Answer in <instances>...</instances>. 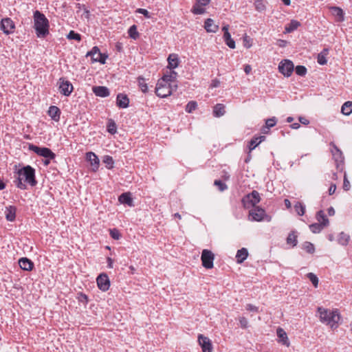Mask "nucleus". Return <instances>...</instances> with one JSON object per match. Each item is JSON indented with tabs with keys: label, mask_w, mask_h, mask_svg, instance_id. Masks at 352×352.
<instances>
[{
	"label": "nucleus",
	"mask_w": 352,
	"mask_h": 352,
	"mask_svg": "<svg viewBox=\"0 0 352 352\" xmlns=\"http://www.w3.org/2000/svg\"><path fill=\"white\" fill-rule=\"evenodd\" d=\"M166 70L163 76L158 80L155 87V93L160 98H166L172 94L170 82H174L176 78V73L174 71L176 68V54H170Z\"/></svg>",
	"instance_id": "1"
},
{
	"label": "nucleus",
	"mask_w": 352,
	"mask_h": 352,
	"mask_svg": "<svg viewBox=\"0 0 352 352\" xmlns=\"http://www.w3.org/2000/svg\"><path fill=\"white\" fill-rule=\"evenodd\" d=\"M18 177L14 181L17 188L25 190L26 185L22 182L23 179L28 183L31 186L36 185L37 182L35 179V170L32 166L28 165L23 168L19 169L17 171Z\"/></svg>",
	"instance_id": "2"
},
{
	"label": "nucleus",
	"mask_w": 352,
	"mask_h": 352,
	"mask_svg": "<svg viewBox=\"0 0 352 352\" xmlns=\"http://www.w3.org/2000/svg\"><path fill=\"white\" fill-rule=\"evenodd\" d=\"M34 28L38 38H45L49 34V21L47 17L40 11L36 10L34 12Z\"/></svg>",
	"instance_id": "3"
},
{
	"label": "nucleus",
	"mask_w": 352,
	"mask_h": 352,
	"mask_svg": "<svg viewBox=\"0 0 352 352\" xmlns=\"http://www.w3.org/2000/svg\"><path fill=\"white\" fill-rule=\"evenodd\" d=\"M320 320L322 323L329 325L331 328H336L340 320V315L338 309L330 310L323 307H318Z\"/></svg>",
	"instance_id": "4"
},
{
	"label": "nucleus",
	"mask_w": 352,
	"mask_h": 352,
	"mask_svg": "<svg viewBox=\"0 0 352 352\" xmlns=\"http://www.w3.org/2000/svg\"><path fill=\"white\" fill-rule=\"evenodd\" d=\"M261 201L260 195L258 191L253 190L252 192L245 195L241 200L245 208L256 207V205Z\"/></svg>",
	"instance_id": "5"
},
{
	"label": "nucleus",
	"mask_w": 352,
	"mask_h": 352,
	"mask_svg": "<svg viewBox=\"0 0 352 352\" xmlns=\"http://www.w3.org/2000/svg\"><path fill=\"white\" fill-rule=\"evenodd\" d=\"M249 216L252 217V221H266L269 222L272 219L271 216L268 215L265 210L259 206H256L251 209L249 211Z\"/></svg>",
	"instance_id": "6"
},
{
	"label": "nucleus",
	"mask_w": 352,
	"mask_h": 352,
	"mask_svg": "<svg viewBox=\"0 0 352 352\" xmlns=\"http://www.w3.org/2000/svg\"><path fill=\"white\" fill-rule=\"evenodd\" d=\"M28 148L30 151L34 152L38 155L43 157L44 158L54 159L56 157V154L47 147H39L30 144H29Z\"/></svg>",
	"instance_id": "7"
},
{
	"label": "nucleus",
	"mask_w": 352,
	"mask_h": 352,
	"mask_svg": "<svg viewBox=\"0 0 352 352\" xmlns=\"http://www.w3.org/2000/svg\"><path fill=\"white\" fill-rule=\"evenodd\" d=\"M202 265L206 269H212L214 266V254L208 250H204L201 256Z\"/></svg>",
	"instance_id": "8"
},
{
	"label": "nucleus",
	"mask_w": 352,
	"mask_h": 352,
	"mask_svg": "<svg viewBox=\"0 0 352 352\" xmlns=\"http://www.w3.org/2000/svg\"><path fill=\"white\" fill-rule=\"evenodd\" d=\"M294 69V65L293 62L288 59L280 61L278 65L279 72L287 77H289L292 75Z\"/></svg>",
	"instance_id": "9"
},
{
	"label": "nucleus",
	"mask_w": 352,
	"mask_h": 352,
	"mask_svg": "<svg viewBox=\"0 0 352 352\" xmlns=\"http://www.w3.org/2000/svg\"><path fill=\"white\" fill-rule=\"evenodd\" d=\"M198 342L201 347L202 352H212V344L210 340L202 334L198 336Z\"/></svg>",
	"instance_id": "10"
},
{
	"label": "nucleus",
	"mask_w": 352,
	"mask_h": 352,
	"mask_svg": "<svg viewBox=\"0 0 352 352\" xmlns=\"http://www.w3.org/2000/svg\"><path fill=\"white\" fill-rule=\"evenodd\" d=\"M97 284L100 289L106 292L110 286V281L106 274H101L97 278Z\"/></svg>",
	"instance_id": "11"
},
{
	"label": "nucleus",
	"mask_w": 352,
	"mask_h": 352,
	"mask_svg": "<svg viewBox=\"0 0 352 352\" xmlns=\"http://www.w3.org/2000/svg\"><path fill=\"white\" fill-rule=\"evenodd\" d=\"M14 23L10 18L3 19L1 21V29L6 34H10L14 29Z\"/></svg>",
	"instance_id": "12"
},
{
	"label": "nucleus",
	"mask_w": 352,
	"mask_h": 352,
	"mask_svg": "<svg viewBox=\"0 0 352 352\" xmlns=\"http://www.w3.org/2000/svg\"><path fill=\"white\" fill-rule=\"evenodd\" d=\"M61 81L59 85V91L64 96H68L73 91V85L68 80H64L62 78L59 80Z\"/></svg>",
	"instance_id": "13"
},
{
	"label": "nucleus",
	"mask_w": 352,
	"mask_h": 352,
	"mask_svg": "<svg viewBox=\"0 0 352 352\" xmlns=\"http://www.w3.org/2000/svg\"><path fill=\"white\" fill-rule=\"evenodd\" d=\"M332 15L335 17L336 22H342L344 21V13L342 9L338 6H331L329 8Z\"/></svg>",
	"instance_id": "14"
},
{
	"label": "nucleus",
	"mask_w": 352,
	"mask_h": 352,
	"mask_svg": "<svg viewBox=\"0 0 352 352\" xmlns=\"http://www.w3.org/2000/svg\"><path fill=\"white\" fill-rule=\"evenodd\" d=\"M87 160L90 162L92 170L96 171L99 167V159L97 155L93 152H88L86 154Z\"/></svg>",
	"instance_id": "15"
},
{
	"label": "nucleus",
	"mask_w": 352,
	"mask_h": 352,
	"mask_svg": "<svg viewBox=\"0 0 352 352\" xmlns=\"http://www.w3.org/2000/svg\"><path fill=\"white\" fill-rule=\"evenodd\" d=\"M93 92L99 97H107L110 94L109 89L104 86H96L92 88Z\"/></svg>",
	"instance_id": "16"
},
{
	"label": "nucleus",
	"mask_w": 352,
	"mask_h": 352,
	"mask_svg": "<svg viewBox=\"0 0 352 352\" xmlns=\"http://www.w3.org/2000/svg\"><path fill=\"white\" fill-rule=\"evenodd\" d=\"M116 104L120 108H126L129 104V99L126 94H119L117 96Z\"/></svg>",
	"instance_id": "17"
},
{
	"label": "nucleus",
	"mask_w": 352,
	"mask_h": 352,
	"mask_svg": "<svg viewBox=\"0 0 352 352\" xmlns=\"http://www.w3.org/2000/svg\"><path fill=\"white\" fill-rule=\"evenodd\" d=\"M20 267L26 271H31L34 267L33 262L28 258H21L19 260Z\"/></svg>",
	"instance_id": "18"
},
{
	"label": "nucleus",
	"mask_w": 352,
	"mask_h": 352,
	"mask_svg": "<svg viewBox=\"0 0 352 352\" xmlns=\"http://www.w3.org/2000/svg\"><path fill=\"white\" fill-rule=\"evenodd\" d=\"M265 136H254L250 142L248 144L249 153L254 150L261 142L265 140Z\"/></svg>",
	"instance_id": "19"
},
{
	"label": "nucleus",
	"mask_w": 352,
	"mask_h": 352,
	"mask_svg": "<svg viewBox=\"0 0 352 352\" xmlns=\"http://www.w3.org/2000/svg\"><path fill=\"white\" fill-rule=\"evenodd\" d=\"M276 333L278 338H279V342H281L283 344L289 346V342L288 340L287 335L285 330L280 327H278L276 330Z\"/></svg>",
	"instance_id": "20"
},
{
	"label": "nucleus",
	"mask_w": 352,
	"mask_h": 352,
	"mask_svg": "<svg viewBox=\"0 0 352 352\" xmlns=\"http://www.w3.org/2000/svg\"><path fill=\"white\" fill-rule=\"evenodd\" d=\"M204 28L207 32L215 33L218 30L219 26L214 23L212 19H207L204 23Z\"/></svg>",
	"instance_id": "21"
},
{
	"label": "nucleus",
	"mask_w": 352,
	"mask_h": 352,
	"mask_svg": "<svg viewBox=\"0 0 352 352\" xmlns=\"http://www.w3.org/2000/svg\"><path fill=\"white\" fill-rule=\"evenodd\" d=\"M298 235L297 232L296 230L291 231L286 239V242L287 245H290L292 247H295L297 245L298 243Z\"/></svg>",
	"instance_id": "22"
},
{
	"label": "nucleus",
	"mask_w": 352,
	"mask_h": 352,
	"mask_svg": "<svg viewBox=\"0 0 352 352\" xmlns=\"http://www.w3.org/2000/svg\"><path fill=\"white\" fill-rule=\"evenodd\" d=\"M48 115L54 121L60 120V111L56 106H51L48 110Z\"/></svg>",
	"instance_id": "23"
},
{
	"label": "nucleus",
	"mask_w": 352,
	"mask_h": 352,
	"mask_svg": "<svg viewBox=\"0 0 352 352\" xmlns=\"http://www.w3.org/2000/svg\"><path fill=\"white\" fill-rule=\"evenodd\" d=\"M248 251L246 248H243L236 252V258L238 263H242L248 257Z\"/></svg>",
	"instance_id": "24"
},
{
	"label": "nucleus",
	"mask_w": 352,
	"mask_h": 352,
	"mask_svg": "<svg viewBox=\"0 0 352 352\" xmlns=\"http://www.w3.org/2000/svg\"><path fill=\"white\" fill-rule=\"evenodd\" d=\"M333 155L336 163V167L338 169H340L344 159L341 151L336 147V153H333ZM342 168L341 167V169Z\"/></svg>",
	"instance_id": "25"
},
{
	"label": "nucleus",
	"mask_w": 352,
	"mask_h": 352,
	"mask_svg": "<svg viewBox=\"0 0 352 352\" xmlns=\"http://www.w3.org/2000/svg\"><path fill=\"white\" fill-rule=\"evenodd\" d=\"M119 201L122 204H126L129 206H132L133 204V199L131 197L130 193L124 192L120 195L119 197Z\"/></svg>",
	"instance_id": "26"
},
{
	"label": "nucleus",
	"mask_w": 352,
	"mask_h": 352,
	"mask_svg": "<svg viewBox=\"0 0 352 352\" xmlns=\"http://www.w3.org/2000/svg\"><path fill=\"white\" fill-rule=\"evenodd\" d=\"M226 113L225 106L223 104H217L213 109V115L215 117H221Z\"/></svg>",
	"instance_id": "27"
},
{
	"label": "nucleus",
	"mask_w": 352,
	"mask_h": 352,
	"mask_svg": "<svg viewBox=\"0 0 352 352\" xmlns=\"http://www.w3.org/2000/svg\"><path fill=\"white\" fill-rule=\"evenodd\" d=\"M316 219L319 223H321L323 226L326 227L329 225V221L327 216L324 214L323 210H319L316 213Z\"/></svg>",
	"instance_id": "28"
},
{
	"label": "nucleus",
	"mask_w": 352,
	"mask_h": 352,
	"mask_svg": "<svg viewBox=\"0 0 352 352\" xmlns=\"http://www.w3.org/2000/svg\"><path fill=\"white\" fill-rule=\"evenodd\" d=\"M6 217L8 221H14L16 217V208L12 206L6 208Z\"/></svg>",
	"instance_id": "29"
},
{
	"label": "nucleus",
	"mask_w": 352,
	"mask_h": 352,
	"mask_svg": "<svg viewBox=\"0 0 352 352\" xmlns=\"http://www.w3.org/2000/svg\"><path fill=\"white\" fill-rule=\"evenodd\" d=\"M341 112L346 116H349L352 113V102H345L341 108Z\"/></svg>",
	"instance_id": "30"
},
{
	"label": "nucleus",
	"mask_w": 352,
	"mask_h": 352,
	"mask_svg": "<svg viewBox=\"0 0 352 352\" xmlns=\"http://www.w3.org/2000/svg\"><path fill=\"white\" fill-rule=\"evenodd\" d=\"M223 38L226 45L231 49L235 48V41L231 38L230 32H225Z\"/></svg>",
	"instance_id": "31"
},
{
	"label": "nucleus",
	"mask_w": 352,
	"mask_h": 352,
	"mask_svg": "<svg viewBox=\"0 0 352 352\" xmlns=\"http://www.w3.org/2000/svg\"><path fill=\"white\" fill-rule=\"evenodd\" d=\"M300 25V22L296 20H292L291 22L286 25L285 30L287 32H292L296 30Z\"/></svg>",
	"instance_id": "32"
},
{
	"label": "nucleus",
	"mask_w": 352,
	"mask_h": 352,
	"mask_svg": "<svg viewBox=\"0 0 352 352\" xmlns=\"http://www.w3.org/2000/svg\"><path fill=\"white\" fill-rule=\"evenodd\" d=\"M327 52L328 50L324 49L321 53L318 54L317 61L320 65H324L327 64V60L326 59V55L327 54Z\"/></svg>",
	"instance_id": "33"
},
{
	"label": "nucleus",
	"mask_w": 352,
	"mask_h": 352,
	"mask_svg": "<svg viewBox=\"0 0 352 352\" xmlns=\"http://www.w3.org/2000/svg\"><path fill=\"white\" fill-rule=\"evenodd\" d=\"M205 6L201 5L196 2L195 6L192 7V12L195 14H202L206 12Z\"/></svg>",
	"instance_id": "34"
},
{
	"label": "nucleus",
	"mask_w": 352,
	"mask_h": 352,
	"mask_svg": "<svg viewBox=\"0 0 352 352\" xmlns=\"http://www.w3.org/2000/svg\"><path fill=\"white\" fill-rule=\"evenodd\" d=\"M326 227L321 223H314L309 226V228L313 233H319L321 230Z\"/></svg>",
	"instance_id": "35"
},
{
	"label": "nucleus",
	"mask_w": 352,
	"mask_h": 352,
	"mask_svg": "<svg viewBox=\"0 0 352 352\" xmlns=\"http://www.w3.org/2000/svg\"><path fill=\"white\" fill-rule=\"evenodd\" d=\"M350 236L347 234L342 232L338 237V243L342 245H346L349 243Z\"/></svg>",
	"instance_id": "36"
},
{
	"label": "nucleus",
	"mask_w": 352,
	"mask_h": 352,
	"mask_svg": "<svg viewBox=\"0 0 352 352\" xmlns=\"http://www.w3.org/2000/svg\"><path fill=\"white\" fill-rule=\"evenodd\" d=\"M302 248L309 254H313L315 252V247L313 243L305 241L302 245Z\"/></svg>",
	"instance_id": "37"
},
{
	"label": "nucleus",
	"mask_w": 352,
	"mask_h": 352,
	"mask_svg": "<svg viewBox=\"0 0 352 352\" xmlns=\"http://www.w3.org/2000/svg\"><path fill=\"white\" fill-rule=\"evenodd\" d=\"M107 131L109 133L113 135L116 133L117 131V126H116V122L110 119L109 121H108V124H107Z\"/></svg>",
	"instance_id": "38"
},
{
	"label": "nucleus",
	"mask_w": 352,
	"mask_h": 352,
	"mask_svg": "<svg viewBox=\"0 0 352 352\" xmlns=\"http://www.w3.org/2000/svg\"><path fill=\"white\" fill-rule=\"evenodd\" d=\"M101 52L98 47L95 46L92 48V50L87 53L86 56H91L93 62H94V58L99 56Z\"/></svg>",
	"instance_id": "39"
},
{
	"label": "nucleus",
	"mask_w": 352,
	"mask_h": 352,
	"mask_svg": "<svg viewBox=\"0 0 352 352\" xmlns=\"http://www.w3.org/2000/svg\"><path fill=\"white\" fill-rule=\"evenodd\" d=\"M294 208H295L296 212H297V214L299 216H302L305 214V207L302 203L297 202L294 205Z\"/></svg>",
	"instance_id": "40"
},
{
	"label": "nucleus",
	"mask_w": 352,
	"mask_h": 352,
	"mask_svg": "<svg viewBox=\"0 0 352 352\" xmlns=\"http://www.w3.org/2000/svg\"><path fill=\"white\" fill-rule=\"evenodd\" d=\"M129 35L131 38L133 39H136L139 36V33L137 31V27L135 25H133L130 27L128 31Z\"/></svg>",
	"instance_id": "41"
},
{
	"label": "nucleus",
	"mask_w": 352,
	"mask_h": 352,
	"mask_svg": "<svg viewBox=\"0 0 352 352\" xmlns=\"http://www.w3.org/2000/svg\"><path fill=\"white\" fill-rule=\"evenodd\" d=\"M103 162L106 164L107 168L111 169L113 167L114 161L112 157L105 155L103 159Z\"/></svg>",
	"instance_id": "42"
},
{
	"label": "nucleus",
	"mask_w": 352,
	"mask_h": 352,
	"mask_svg": "<svg viewBox=\"0 0 352 352\" xmlns=\"http://www.w3.org/2000/svg\"><path fill=\"white\" fill-rule=\"evenodd\" d=\"M307 278L309 279V280L311 282L313 285L315 287H317L318 285V277L312 272H309L307 274Z\"/></svg>",
	"instance_id": "43"
},
{
	"label": "nucleus",
	"mask_w": 352,
	"mask_h": 352,
	"mask_svg": "<svg viewBox=\"0 0 352 352\" xmlns=\"http://www.w3.org/2000/svg\"><path fill=\"white\" fill-rule=\"evenodd\" d=\"M295 72L297 75L304 76L307 74V68L303 65H298L295 68Z\"/></svg>",
	"instance_id": "44"
},
{
	"label": "nucleus",
	"mask_w": 352,
	"mask_h": 352,
	"mask_svg": "<svg viewBox=\"0 0 352 352\" xmlns=\"http://www.w3.org/2000/svg\"><path fill=\"white\" fill-rule=\"evenodd\" d=\"M138 82H139V87L141 89L142 91L144 93L147 92L148 86H147V84L145 82V79L144 78L139 77Z\"/></svg>",
	"instance_id": "45"
},
{
	"label": "nucleus",
	"mask_w": 352,
	"mask_h": 352,
	"mask_svg": "<svg viewBox=\"0 0 352 352\" xmlns=\"http://www.w3.org/2000/svg\"><path fill=\"white\" fill-rule=\"evenodd\" d=\"M197 104L195 101H190L186 106V111L188 113H192L196 109Z\"/></svg>",
	"instance_id": "46"
},
{
	"label": "nucleus",
	"mask_w": 352,
	"mask_h": 352,
	"mask_svg": "<svg viewBox=\"0 0 352 352\" xmlns=\"http://www.w3.org/2000/svg\"><path fill=\"white\" fill-rule=\"evenodd\" d=\"M67 37L70 40H76L78 41L81 40V36L79 34L76 33L74 30H71Z\"/></svg>",
	"instance_id": "47"
},
{
	"label": "nucleus",
	"mask_w": 352,
	"mask_h": 352,
	"mask_svg": "<svg viewBox=\"0 0 352 352\" xmlns=\"http://www.w3.org/2000/svg\"><path fill=\"white\" fill-rule=\"evenodd\" d=\"M277 119L276 117L268 118L265 122V128L270 129L276 125Z\"/></svg>",
	"instance_id": "48"
},
{
	"label": "nucleus",
	"mask_w": 352,
	"mask_h": 352,
	"mask_svg": "<svg viewBox=\"0 0 352 352\" xmlns=\"http://www.w3.org/2000/svg\"><path fill=\"white\" fill-rule=\"evenodd\" d=\"M214 186H217L219 188V190L221 192L224 191L228 188L227 185L219 179L214 180Z\"/></svg>",
	"instance_id": "49"
},
{
	"label": "nucleus",
	"mask_w": 352,
	"mask_h": 352,
	"mask_svg": "<svg viewBox=\"0 0 352 352\" xmlns=\"http://www.w3.org/2000/svg\"><path fill=\"white\" fill-rule=\"evenodd\" d=\"M107 57V55L101 53L99 56H96V58H94V62H99L101 64H104Z\"/></svg>",
	"instance_id": "50"
},
{
	"label": "nucleus",
	"mask_w": 352,
	"mask_h": 352,
	"mask_svg": "<svg viewBox=\"0 0 352 352\" xmlns=\"http://www.w3.org/2000/svg\"><path fill=\"white\" fill-rule=\"evenodd\" d=\"M351 188V184L349 181L347 179L346 174L344 173V182H343V189L346 191L349 190Z\"/></svg>",
	"instance_id": "51"
},
{
	"label": "nucleus",
	"mask_w": 352,
	"mask_h": 352,
	"mask_svg": "<svg viewBox=\"0 0 352 352\" xmlns=\"http://www.w3.org/2000/svg\"><path fill=\"white\" fill-rule=\"evenodd\" d=\"M110 235L113 239L116 240L119 239L120 237V234L116 229L110 230Z\"/></svg>",
	"instance_id": "52"
},
{
	"label": "nucleus",
	"mask_w": 352,
	"mask_h": 352,
	"mask_svg": "<svg viewBox=\"0 0 352 352\" xmlns=\"http://www.w3.org/2000/svg\"><path fill=\"white\" fill-rule=\"evenodd\" d=\"M78 299L80 302H82L83 304H87L88 302L87 296L82 293L78 294Z\"/></svg>",
	"instance_id": "53"
},
{
	"label": "nucleus",
	"mask_w": 352,
	"mask_h": 352,
	"mask_svg": "<svg viewBox=\"0 0 352 352\" xmlns=\"http://www.w3.org/2000/svg\"><path fill=\"white\" fill-rule=\"evenodd\" d=\"M243 45L246 48H250L252 46L251 38L247 35L243 37Z\"/></svg>",
	"instance_id": "54"
},
{
	"label": "nucleus",
	"mask_w": 352,
	"mask_h": 352,
	"mask_svg": "<svg viewBox=\"0 0 352 352\" xmlns=\"http://www.w3.org/2000/svg\"><path fill=\"white\" fill-rule=\"evenodd\" d=\"M239 322H240L241 327L243 329H246L248 327V320L245 317H241L239 318Z\"/></svg>",
	"instance_id": "55"
},
{
	"label": "nucleus",
	"mask_w": 352,
	"mask_h": 352,
	"mask_svg": "<svg viewBox=\"0 0 352 352\" xmlns=\"http://www.w3.org/2000/svg\"><path fill=\"white\" fill-rule=\"evenodd\" d=\"M246 309L250 311H255L258 312V308L252 304H248L246 306Z\"/></svg>",
	"instance_id": "56"
},
{
	"label": "nucleus",
	"mask_w": 352,
	"mask_h": 352,
	"mask_svg": "<svg viewBox=\"0 0 352 352\" xmlns=\"http://www.w3.org/2000/svg\"><path fill=\"white\" fill-rule=\"evenodd\" d=\"M137 12L138 13L142 14L143 15H144L147 18L150 17L149 12H148V10H146L145 9L139 8V9H138Z\"/></svg>",
	"instance_id": "57"
},
{
	"label": "nucleus",
	"mask_w": 352,
	"mask_h": 352,
	"mask_svg": "<svg viewBox=\"0 0 352 352\" xmlns=\"http://www.w3.org/2000/svg\"><path fill=\"white\" fill-rule=\"evenodd\" d=\"M220 85V81L215 78V79H213L211 82V84H210V87L212 88H214V87H218Z\"/></svg>",
	"instance_id": "58"
},
{
	"label": "nucleus",
	"mask_w": 352,
	"mask_h": 352,
	"mask_svg": "<svg viewBox=\"0 0 352 352\" xmlns=\"http://www.w3.org/2000/svg\"><path fill=\"white\" fill-rule=\"evenodd\" d=\"M336 190V185L334 184H331L329 188V194L332 195Z\"/></svg>",
	"instance_id": "59"
},
{
	"label": "nucleus",
	"mask_w": 352,
	"mask_h": 352,
	"mask_svg": "<svg viewBox=\"0 0 352 352\" xmlns=\"http://www.w3.org/2000/svg\"><path fill=\"white\" fill-rule=\"evenodd\" d=\"M300 122L302 124L307 125L309 124V120L304 117H299L298 118Z\"/></svg>",
	"instance_id": "60"
},
{
	"label": "nucleus",
	"mask_w": 352,
	"mask_h": 352,
	"mask_svg": "<svg viewBox=\"0 0 352 352\" xmlns=\"http://www.w3.org/2000/svg\"><path fill=\"white\" fill-rule=\"evenodd\" d=\"M252 71V67L250 65H245L244 66V72L246 74H249Z\"/></svg>",
	"instance_id": "61"
},
{
	"label": "nucleus",
	"mask_w": 352,
	"mask_h": 352,
	"mask_svg": "<svg viewBox=\"0 0 352 352\" xmlns=\"http://www.w3.org/2000/svg\"><path fill=\"white\" fill-rule=\"evenodd\" d=\"M197 3L203 5V6H207L210 0H196Z\"/></svg>",
	"instance_id": "62"
},
{
	"label": "nucleus",
	"mask_w": 352,
	"mask_h": 352,
	"mask_svg": "<svg viewBox=\"0 0 352 352\" xmlns=\"http://www.w3.org/2000/svg\"><path fill=\"white\" fill-rule=\"evenodd\" d=\"M107 263H108V267L109 268H113V259L111 258H110V257L107 258Z\"/></svg>",
	"instance_id": "63"
},
{
	"label": "nucleus",
	"mask_w": 352,
	"mask_h": 352,
	"mask_svg": "<svg viewBox=\"0 0 352 352\" xmlns=\"http://www.w3.org/2000/svg\"><path fill=\"white\" fill-rule=\"evenodd\" d=\"M328 214L329 216H333L335 214V210L333 207H330L328 208Z\"/></svg>",
	"instance_id": "64"
}]
</instances>
